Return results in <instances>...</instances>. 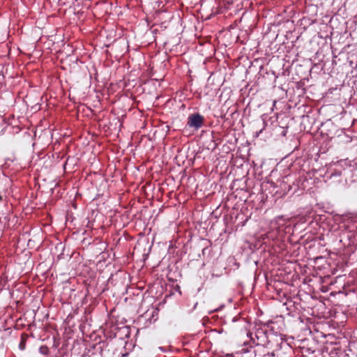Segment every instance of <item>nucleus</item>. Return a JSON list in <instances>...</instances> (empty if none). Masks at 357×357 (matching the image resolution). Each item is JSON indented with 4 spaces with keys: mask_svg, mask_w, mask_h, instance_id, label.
<instances>
[{
    "mask_svg": "<svg viewBox=\"0 0 357 357\" xmlns=\"http://www.w3.org/2000/svg\"><path fill=\"white\" fill-rule=\"evenodd\" d=\"M248 335L250 337L256 345H269V349H273V344H276L277 347L282 349L283 347H289V345L284 342L282 337L274 333L272 330H268V325L264 324L256 328L254 333H249Z\"/></svg>",
    "mask_w": 357,
    "mask_h": 357,
    "instance_id": "nucleus-1",
    "label": "nucleus"
},
{
    "mask_svg": "<svg viewBox=\"0 0 357 357\" xmlns=\"http://www.w3.org/2000/svg\"><path fill=\"white\" fill-rule=\"evenodd\" d=\"M204 121V118L199 113H194L188 117L187 126L189 128L198 130L202 127Z\"/></svg>",
    "mask_w": 357,
    "mask_h": 357,
    "instance_id": "nucleus-2",
    "label": "nucleus"
},
{
    "mask_svg": "<svg viewBox=\"0 0 357 357\" xmlns=\"http://www.w3.org/2000/svg\"><path fill=\"white\" fill-rule=\"evenodd\" d=\"M269 345H256L254 350L255 357H263L268 350Z\"/></svg>",
    "mask_w": 357,
    "mask_h": 357,
    "instance_id": "nucleus-3",
    "label": "nucleus"
},
{
    "mask_svg": "<svg viewBox=\"0 0 357 357\" xmlns=\"http://www.w3.org/2000/svg\"><path fill=\"white\" fill-rule=\"evenodd\" d=\"M281 349L280 347H277L276 344H273V349H269L263 356V357H279L278 351Z\"/></svg>",
    "mask_w": 357,
    "mask_h": 357,
    "instance_id": "nucleus-4",
    "label": "nucleus"
},
{
    "mask_svg": "<svg viewBox=\"0 0 357 357\" xmlns=\"http://www.w3.org/2000/svg\"><path fill=\"white\" fill-rule=\"evenodd\" d=\"M26 340V334H22V336H21L20 342L19 344V348L21 350H24L25 349Z\"/></svg>",
    "mask_w": 357,
    "mask_h": 357,
    "instance_id": "nucleus-5",
    "label": "nucleus"
},
{
    "mask_svg": "<svg viewBox=\"0 0 357 357\" xmlns=\"http://www.w3.org/2000/svg\"><path fill=\"white\" fill-rule=\"evenodd\" d=\"M104 345V343L99 342L96 344H93L92 348L94 349L100 350V352L102 351V347Z\"/></svg>",
    "mask_w": 357,
    "mask_h": 357,
    "instance_id": "nucleus-6",
    "label": "nucleus"
},
{
    "mask_svg": "<svg viewBox=\"0 0 357 357\" xmlns=\"http://www.w3.org/2000/svg\"><path fill=\"white\" fill-rule=\"evenodd\" d=\"M340 175H341V172L340 171L335 172L331 174L332 176H339Z\"/></svg>",
    "mask_w": 357,
    "mask_h": 357,
    "instance_id": "nucleus-7",
    "label": "nucleus"
}]
</instances>
